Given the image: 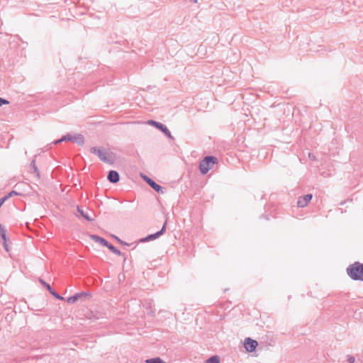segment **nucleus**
Returning <instances> with one entry per match:
<instances>
[{
    "mask_svg": "<svg viewBox=\"0 0 363 363\" xmlns=\"http://www.w3.org/2000/svg\"><path fill=\"white\" fill-rule=\"evenodd\" d=\"M87 318L90 319V320H92V319H94V320H96L98 319L99 318L95 315L92 312H89L88 313V315H86Z\"/></svg>",
    "mask_w": 363,
    "mask_h": 363,
    "instance_id": "4be33fe9",
    "label": "nucleus"
},
{
    "mask_svg": "<svg viewBox=\"0 0 363 363\" xmlns=\"http://www.w3.org/2000/svg\"><path fill=\"white\" fill-rule=\"evenodd\" d=\"M147 124L151 125L155 128H157L159 130L162 132L168 138L174 140V137L172 135V133L169 131V130L167 128L166 125H164L162 123L157 122L154 120H149L147 121Z\"/></svg>",
    "mask_w": 363,
    "mask_h": 363,
    "instance_id": "20e7f679",
    "label": "nucleus"
},
{
    "mask_svg": "<svg viewBox=\"0 0 363 363\" xmlns=\"http://www.w3.org/2000/svg\"><path fill=\"white\" fill-rule=\"evenodd\" d=\"M218 162V159L215 156H206L199 163V170L202 174H206L213 165Z\"/></svg>",
    "mask_w": 363,
    "mask_h": 363,
    "instance_id": "7ed1b4c3",
    "label": "nucleus"
},
{
    "mask_svg": "<svg viewBox=\"0 0 363 363\" xmlns=\"http://www.w3.org/2000/svg\"><path fill=\"white\" fill-rule=\"evenodd\" d=\"M0 237L3 241H8V238L6 237V230L1 224H0Z\"/></svg>",
    "mask_w": 363,
    "mask_h": 363,
    "instance_id": "a211bd4d",
    "label": "nucleus"
},
{
    "mask_svg": "<svg viewBox=\"0 0 363 363\" xmlns=\"http://www.w3.org/2000/svg\"><path fill=\"white\" fill-rule=\"evenodd\" d=\"M113 238L114 239H116V240H117L120 244H121V243H123V240H121V239H120L119 238H118L117 236H116V235H113Z\"/></svg>",
    "mask_w": 363,
    "mask_h": 363,
    "instance_id": "a878e982",
    "label": "nucleus"
},
{
    "mask_svg": "<svg viewBox=\"0 0 363 363\" xmlns=\"http://www.w3.org/2000/svg\"><path fill=\"white\" fill-rule=\"evenodd\" d=\"M9 104V101L8 100L0 97V106L5 105V104Z\"/></svg>",
    "mask_w": 363,
    "mask_h": 363,
    "instance_id": "5701e85b",
    "label": "nucleus"
},
{
    "mask_svg": "<svg viewBox=\"0 0 363 363\" xmlns=\"http://www.w3.org/2000/svg\"><path fill=\"white\" fill-rule=\"evenodd\" d=\"M39 282L57 299L58 300H64V297L58 294L50 286L49 284L45 282L43 279H39Z\"/></svg>",
    "mask_w": 363,
    "mask_h": 363,
    "instance_id": "6e6552de",
    "label": "nucleus"
},
{
    "mask_svg": "<svg viewBox=\"0 0 363 363\" xmlns=\"http://www.w3.org/2000/svg\"><path fill=\"white\" fill-rule=\"evenodd\" d=\"M65 141H72V135H71L70 134H67L65 135H63L61 138L55 140L53 142V143L55 145H57L62 142H65Z\"/></svg>",
    "mask_w": 363,
    "mask_h": 363,
    "instance_id": "2eb2a0df",
    "label": "nucleus"
},
{
    "mask_svg": "<svg viewBox=\"0 0 363 363\" xmlns=\"http://www.w3.org/2000/svg\"><path fill=\"white\" fill-rule=\"evenodd\" d=\"M6 201L5 198L2 197L0 199V208L4 204V203Z\"/></svg>",
    "mask_w": 363,
    "mask_h": 363,
    "instance_id": "bb28decb",
    "label": "nucleus"
},
{
    "mask_svg": "<svg viewBox=\"0 0 363 363\" xmlns=\"http://www.w3.org/2000/svg\"><path fill=\"white\" fill-rule=\"evenodd\" d=\"M20 194L18 193L17 191H10L7 195L3 196L4 198H5V200L6 201L7 199H9L10 197L13 196H15V195H19Z\"/></svg>",
    "mask_w": 363,
    "mask_h": 363,
    "instance_id": "412c9836",
    "label": "nucleus"
},
{
    "mask_svg": "<svg viewBox=\"0 0 363 363\" xmlns=\"http://www.w3.org/2000/svg\"><path fill=\"white\" fill-rule=\"evenodd\" d=\"M258 342L256 340L251 339L250 337H247L245 340L244 346L247 352H252L255 351Z\"/></svg>",
    "mask_w": 363,
    "mask_h": 363,
    "instance_id": "0eeeda50",
    "label": "nucleus"
},
{
    "mask_svg": "<svg viewBox=\"0 0 363 363\" xmlns=\"http://www.w3.org/2000/svg\"><path fill=\"white\" fill-rule=\"evenodd\" d=\"M166 225H167V221L164 222V223L160 230L157 231L155 233L148 235L146 237L140 239L139 242H149V241H151V240L158 238L159 237H160L165 233Z\"/></svg>",
    "mask_w": 363,
    "mask_h": 363,
    "instance_id": "39448f33",
    "label": "nucleus"
},
{
    "mask_svg": "<svg viewBox=\"0 0 363 363\" xmlns=\"http://www.w3.org/2000/svg\"><path fill=\"white\" fill-rule=\"evenodd\" d=\"M72 142L82 146L84 143V138L82 134H77L72 136Z\"/></svg>",
    "mask_w": 363,
    "mask_h": 363,
    "instance_id": "ddd939ff",
    "label": "nucleus"
},
{
    "mask_svg": "<svg viewBox=\"0 0 363 363\" xmlns=\"http://www.w3.org/2000/svg\"><path fill=\"white\" fill-rule=\"evenodd\" d=\"M77 211L86 220L88 221H92L94 219L89 216L88 213L85 211H84L82 208L77 207Z\"/></svg>",
    "mask_w": 363,
    "mask_h": 363,
    "instance_id": "dca6fc26",
    "label": "nucleus"
},
{
    "mask_svg": "<svg viewBox=\"0 0 363 363\" xmlns=\"http://www.w3.org/2000/svg\"><path fill=\"white\" fill-rule=\"evenodd\" d=\"M206 363H220V357L217 355L211 356L206 360Z\"/></svg>",
    "mask_w": 363,
    "mask_h": 363,
    "instance_id": "6ab92c4d",
    "label": "nucleus"
},
{
    "mask_svg": "<svg viewBox=\"0 0 363 363\" xmlns=\"http://www.w3.org/2000/svg\"><path fill=\"white\" fill-rule=\"evenodd\" d=\"M347 361L349 363H354L355 358L353 356L348 355Z\"/></svg>",
    "mask_w": 363,
    "mask_h": 363,
    "instance_id": "b1692460",
    "label": "nucleus"
},
{
    "mask_svg": "<svg viewBox=\"0 0 363 363\" xmlns=\"http://www.w3.org/2000/svg\"><path fill=\"white\" fill-rule=\"evenodd\" d=\"M146 363H165L160 357L150 358L145 360Z\"/></svg>",
    "mask_w": 363,
    "mask_h": 363,
    "instance_id": "aec40b11",
    "label": "nucleus"
},
{
    "mask_svg": "<svg viewBox=\"0 0 363 363\" xmlns=\"http://www.w3.org/2000/svg\"><path fill=\"white\" fill-rule=\"evenodd\" d=\"M86 296H90V294L85 292V291H82V292L75 294L74 296H69L67 298V301L68 303L72 304V303H74L78 300L82 298L83 297H86Z\"/></svg>",
    "mask_w": 363,
    "mask_h": 363,
    "instance_id": "1a4fd4ad",
    "label": "nucleus"
},
{
    "mask_svg": "<svg viewBox=\"0 0 363 363\" xmlns=\"http://www.w3.org/2000/svg\"><path fill=\"white\" fill-rule=\"evenodd\" d=\"M121 244L123 245H127V246L130 245V244H128V243H127V242H125L124 241H123V243H121Z\"/></svg>",
    "mask_w": 363,
    "mask_h": 363,
    "instance_id": "cd10ccee",
    "label": "nucleus"
},
{
    "mask_svg": "<svg viewBox=\"0 0 363 363\" xmlns=\"http://www.w3.org/2000/svg\"><path fill=\"white\" fill-rule=\"evenodd\" d=\"M90 152L99 157L104 162L113 164L115 162V155L112 152H104L103 150L98 147H92Z\"/></svg>",
    "mask_w": 363,
    "mask_h": 363,
    "instance_id": "f03ea898",
    "label": "nucleus"
},
{
    "mask_svg": "<svg viewBox=\"0 0 363 363\" xmlns=\"http://www.w3.org/2000/svg\"><path fill=\"white\" fill-rule=\"evenodd\" d=\"M346 272L352 280L363 281V263L354 262L347 267Z\"/></svg>",
    "mask_w": 363,
    "mask_h": 363,
    "instance_id": "f257e3e1",
    "label": "nucleus"
},
{
    "mask_svg": "<svg viewBox=\"0 0 363 363\" xmlns=\"http://www.w3.org/2000/svg\"><path fill=\"white\" fill-rule=\"evenodd\" d=\"M30 172L35 174L37 177H40V172L35 164V161L34 160H33L30 163Z\"/></svg>",
    "mask_w": 363,
    "mask_h": 363,
    "instance_id": "f3484780",
    "label": "nucleus"
},
{
    "mask_svg": "<svg viewBox=\"0 0 363 363\" xmlns=\"http://www.w3.org/2000/svg\"><path fill=\"white\" fill-rule=\"evenodd\" d=\"M107 179L112 184L117 183L120 179V175L116 170H110L108 173Z\"/></svg>",
    "mask_w": 363,
    "mask_h": 363,
    "instance_id": "9b49d317",
    "label": "nucleus"
},
{
    "mask_svg": "<svg viewBox=\"0 0 363 363\" xmlns=\"http://www.w3.org/2000/svg\"><path fill=\"white\" fill-rule=\"evenodd\" d=\"M90 238L96 242L100 243L102 246H108V242L104 238H101L97 235H90Z\"/></svg>",
    "mask_w": 363,
    "mask_h": 363,
    "instance_id": "f8f14e48",
    "label": "nucleus"
},
{
    "mask_svg": "<svg viewBox=\"0 0 363 363\" xmlns=\"http://www.w3.org/2000/svg\"><path fill=\"white\" fill-rule=\"evenodd\" d=\"M108 248L109 250H111L113 254L118 255V256H123L124 257V259L125 260L126 257L124 253H122L119 250H118L116 247H114L113 245L108 243V246H106Z\"/></svg>",
    "mask_w": 363,
    "mask_h": 363,
    "instance_id": "4468645a",
    "label": "nucleus"
},
{
    "mask_svg": "<svg viewBox=\"0 0 363 363\" xmlns=\"http://www.w3.org/2000/svg\"><path fill=\"white\" fill-rule=\"evenodd\" d=\"M313 198V195L311 194H306L303 196H301L298 198L297 206L300 208H303L308 205V203L311 201Z\"/></svg>",
    "mask_w": 363,
    "mask_h": 363,
    "instance_id": "9d476101",
    "label": "nucleus"
},
{
    "mask_svg": "<svg viewBox=\"0 0 363 363\" xmlns=\"http://www.w3.org/2000/svg\"><path fill=\"white\" fill-rule=\"evenodd\" d=\"M142 177L144 181L156 192L159 194H164V188L162 186L157 184L154 180H152L151 178L148 177L146 175H143Z\"/></svg>",
    "mask_w": 363,
    "mask_h": 363,
    "instance_id": "423d86ee",
    "label": "nucleus"
},
{
    "mask_svg": "<svg viewBox=\"0 0 363 363\" xmlns=\"http://www.w3.org/2000/svg\"><path fill=\"white\" fill-rule=\"evenodd\" d=\"M3 245H4V247L6 250V251L9 252V245L7 244V241H4Z\"/></svg>",
    "mask_w": 363,
    "mask_h": 363,
    "instance_id": "393cba45",
    "label": "nucleus"
}]
</instances>
